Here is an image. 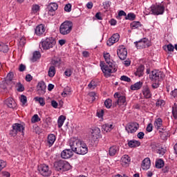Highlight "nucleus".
Returning <instances> with one entry per match:
<instances>
[{
  "mask_svg": "<svg viewBox=\"0 0 177 177\" xmlns=\"http://www.w3.org/2000/svg\"><path fill=\"white\" fill-rule=\"evenodd\" d=\"M69 145L72 151L75 153V154L84 156L88 153V145H86L85 142L80 139L75 138H71Z\"/></svg>",
  "mask_w": 177,
  "mask_h": 177,
  "instance_id": "nucleus-1",
  "label": "nucleus"
},
{
  "mask_svg": "<svg viewBox=\"0 0 177 177\" xmlns=\"http://www.w3.org/2000/svg\"><path fill=\"white\" fill-rule=\"evenodd\" d=\"M53 167L57 172H66V171H70L71 166L68 162L66 160H57L53 164Z\"/></svg>",
  "mask_w": 177,
  "mask_h": 177,
  "instance_id": "nucleus-2",
  "label": "nucleus"
},
{
  "mask_svg": "<svg viewBox=\"0 0 177 177\" xmlns=\"http://www.w3.org/2000/svg\"><path fill=\"white\" fill-rule=\"evenodd\" d=\"M100 67L101 70L106 77H110L111 73H115V71H117V67H115L114 64H108V65H106L104 62H101Z\"/></svg>",
  "mask_w": 177,
  "mask_h": 177,
  "instance_id": "nucleus-3",
  "label": "nucleus"
},
{
  "mask_svg": "<svg viewBox=\"0 0 177 177\" xmlns=\"http://www.w3.org/2000/svg\"><path fill=\"white\" fill-rule=\"evenodd\" d=\"M73 30V22L66 21L62 23L59 27V32L62 35H67Z\"/></svg>",
  "mask_w": 177,
  "mask_h": 177,
  "instance_id": "nucleus-4",
  "label": "nucleus"
},
{
  "mask_svg": "<svg viewBox=\"0 0 177 177\" xmlns=\"http://www.w3.org/2000/svg\"><path fill=\"white\" fill-rule=\"evenodd\" d=\"M41 44L44 50H49V49H51V48L56 45V40L53 37H47L41 40Z\"/></svg>",
  "mask_w": 177,
  "mask_h": 177,
  "instance_id": "nucleus-5",
  "label": "nucleus"
},
{
  "mask_svg": "<svg viewBox=\"0 0 177 177\" xmlns=\"http://www.w3.org/2000/svg\"><path fill=\"white\" fill-rule=\"evenodd\" d=\"M165 77L164 73L157 70L152 71L149 75V78L152 82H160L164 80Z\"/></svg>",
  "mask_w": 177,
  "mask_h": 177,
  "instance_id": "nucleus-6",
  "label": "nucleus"
},
{
  "mask_svg": "<svg viewBox=\"0 0 177 177\" xmlns=\"http://www.w3.org/2000/svg\"><path fill=\"white\" fill-rule=\"evenodd\" d=\"M38 171L41 176L49 177L52 175V170L49 165L46 164H41L38 166Z\"/></svg>",
  "mask_w": 177,
  "mask_h": 177,
  "instance_id": "nucleus-7",
  "label": "nucleus"
},
{
  "mask_svg": "<svg viewBox=\"0 0 177 177\" xmlns=\"http://www.w3.org/2000/svg\"><path fill=\"white\" fill-rule=\"evenodd\" d=\"M114 97L116 100L115 102L113 103V106H114L115 107H117V106H127V100L125 96L120 95V93H115L114 94Z\"/></svg>",
  "mask_w": 177,
  "mask_h": 177,
  "instance_id": "nucleus-8",
  "label": "nucleus"
},
{
  "mask_svg": "<svg viewBox=\"0 0 177 177\" xmlns=\"http://www.w3.org/2000/svg\"><path fill=\"white\" fill-rule=\"evenodd\" d=\"M134 44L138 49H143L150 46V41L147 38L141 39L140 41L134 42Z\"/></svg>",
  "mask_w": 177,
  "mask_h": 177,
  "instance_id": "nucleus-9",
  "label": "nucleus"
},
{
  "mask_svg": "<svg viewBox=\"0 0 177 177\" xmlns=\"http://www.w3.org/2000/svg\"><path fill=\"white\" fill-rule=\"evenodd\" d=\"M12 129L10 131V135L15 138L17 136L18 132H21L23 129V125L20 123H15L12 125Z\"/></svg>",
  "mask_w": 177,
  "mask_h": 177,
  "instance_id": "nucleus-10",
  "label": "nucleus"
},
{
  "mask_svg": "<svg viewBox=\"0 0 177 177\" xmlns=\"http://www.w3.org/2000/svg\"><path fill=\"white\" fill-rule=\"evenodd\" d=\"M151 10L153 15L158 16L160 15H163L165 10V7L161 5H156L151 7Z\"/></svg>",
  "mask_w": 177,
  "mask_h": 177,
  "instance_id": "nucleus-11",
  "label": "nucleus"
},
{
  "mask_svg": "<svg viewBox=\"0 0 177 177\" xmlns=\"http://www.w3.org/2000/svg\"><path fill=\"white\" fill-rule=\"evenodd\" d=\"M125 129L128 133H135L139 129V124L131 122L127 124Z\"/></svg>",
  "mask_w": 177,
  "mask_h": 177,
  "instance_id": "nucleus-12",
  "label": "nucleus"
},
{
  "mask_svg": "<svg viewBox=\"0 0 177 177\" xmlns=\"http://www.w3.org/2000/svg\"><path fill=\"white\" fill-rule=\"evenodd\" d=\"M117 55L120 60H125V59H127V56H128V50L125 47H124V46H122L118 49Z\"/></svg>",
  "mask_w": 177,
  "mask_h": 177,
  "instance_id": "nucleus-13",
  "label": "nucleus"
},
{
  "mask_svg": "<svg viewBox=\"0 0 177 177\" xmlns=\"http://www.w3.org/2000/svg\"><path fill=\"white\" fill-rule=\"evenodd\" d=\"M37 94L40 96L42 95H45L46 92V84H45V82H39L37 86Z\"/></svg>",
  "mask_w": 177,
  "mask_h": 177,
  "instance_id": "nucleus-14",
  "label": "nucleus"
},
{
  "mask_svg": "<svg viewBox=\"0 0 177 177\" xmlns=\"http://www.w3.org/2000/svg\"><path fill=\"white\" fill-rule=\"evenodd\" d=\"M120 41V35L118 33L113 34L111 38H109L106 42L108 46H112L115 42Z\"/></svg>",
  "mask_w": 177,
  "mask_h": 177,
  "instance_id": "nucleus-15",
  "label": "nucleus"
},
{
  "mask_svg": "<svg viewBox=\"0 0 177 177\" xmlns=\"http://www.w3.org/2000/svg\"><path fill=\"white\" fill-rule=\"evenodd\" d=\"M57 8H59V6L56 3H50L48 6V15L50 16H55V12L57 10Z\"/></svg>",
  "mask_w": 177,
  "mask_h": 177,
  "instance_id": "nucleus-16",
  "label": "nucleus"
},
{
  "mask_svg": "<svg viewBox=\"0 0 177 177\" xmlns=\"http://www.w3.org/2000/svg\"><path fill=\"white\" fill-rule=\"evenodd\" d=\"M73 156H74V151H73V149H65L61 153V157L64 160L71 158Z\"/></svg>",
  "mask_w": 177,
  "mask_h": 177,
  "instance_id": "nucleus-17",
  "label": "nucleus"
},
{
  "mask_svg": "<svg viewBox=\"0 0 177 177\" xmlns=\"http://www.w3.org/2000/svg\"><path fill=\"white\" fill-rule=\"evenodd\" d=\"M131 163V158L128 155H124L121 158V165L122 167H129V164Z\"/></svg>",
  "mask_w": 177,
  "mask_h": 177,
  "instance_id": "nucleus-18",
  "label": "nucleus"
},
{
  "mask_svg": "<svg viewBox=\"0 0 177 177\" xmlns=\"http://www.w3.org/2000/svg\"><path fill=\"white\" fill-rule=\"evenodd\" d=\"M142 95L145 99H150L151 97V91H150L149 86H144L142 87Z\"/></svg>",
  "mask_w": 177,
  "mask_h": 177,
  "instance_id": "nucleus-19",
  "label": "nucleus"
},
{
  "mask_svg": "<svg viewBox=\"0 0 177 177\" xmlns=\"http://www.w3.org/2000/svg\"><path fill=\"white\" fill-rule=\"evenodd\" d=\"M46 30V29L45 28V26L44 24H39L36 27L35 32L36 35L40 36L42 35Z\"/></svg>",
  "mask_w": 177,
  "mask_h": 177,
  "instance_id": "nucleus-20",
  "label": "nucleus"
},
{
  "mask_svg": "<svg viewBox=\"0 0 177 177\" xmlns=\"http://www.w3.org/2000/svg\"><path fill=\"white\" fill-rule=\"evenodd\" d=\"M91 136L93 140H97V139H99V138H100V129L98 127H95L92 130Z\"/></svg>",
  "mask_w": 177,
  "mask_h": 177,
  "instance_id": "nucleus-21",
  "label": "nucleus"
},
{
  "mask_svg": "<svg viewBox=\"0 0 177 177\" xmlns=\"http://www.w3.org/2000/svg\"><path fill=\"white\" fill-rule=\"evenodd\" d=\"M151 165V162L150 161L149 158H146L142 160V168L144 171H147V169H149Z\"/></svg>",
  "mask_w": 177,
  "mask_h": 177,
  "instance_id": "nucleus-22",
  "label": "nucleus"
},
{
  "mask_svg": "<svg viewBox=\"0 0 177 177\" xmlns=\"http://www.w3.org/2000/svg\"><path fill=\"white\" fill-rule=\"evenodd\" d=\"M154 127L156 129H162V131H165V129L162 128V119L160 118H156L154 121Z\"/></svg>",
  "mask_w": 177,
  "mask_h": 177,
  "instance_id": "nucleus-23",
  "label": "nucleus"
},
{
  "mask_svg": "<svg viewBox=\"0 0 177 177\" xmlns=\"http://www.w3.org/2000/svg\"><path fill=\"white\" fill-rule=\"evenodd\" d=\"M120 151V147L117 145H113L109 148V154L111 157H113V156H115L117 153Z\"/></svg>",
  "mask_w": 177,
  "mask_h": 177,
  "instance_id": "nucleus-24",
  "label": "nucleus"
},
{
  "mask_svg": "<svg viewBox=\"0 0 177 177\" xmlns=\"http://www.w3.org/2000/svg\"><path fill=\"white\" fill-rule=\"evenodd\" d=\"M56 142V136L55 134H49L47 138V143L49 147H52Z\"/></svg>",
  "mask_w": 177,
  "mask_h": 177,
  "instance_id": "nucleus-25",
  "label": "nucleus"
},
{
  "mask_svg": "<svg viewBox=\"0 0 177 177\" xmlns=\"http://www.w3.org/2000/svg\"><path fill=\"white\" fill-rule=\"evenodd\" d=\"M6 104L9 107L10 109H15L16 107V102H15V100L13 98H8L6 100Z\"/></svg>",
  "mask_w": 177,
  "mask_h": 177,
  "instance_id": "nucleus-26",
  "label": "nucleus"
},
{
  "mask_svg": "<svg viewBox=\"0 0 177 177\" xmlns=\"http://www.w3.org/2000/svg\"><path fill=\"white\" fill-rule=\"evenodd\" d=\"M143 74H145V66L140 65L137 68L135 75H136V77H142Z\"/></svg>",
  "mask_w": 177,
  "mask_h": 177,
  "instance_id": "nucleus-27",
  "label": "nucleus"
},
{
  "mask_svg": "<svg viewBox=\"0 0 177 177\" xmlns=\"http://www.w3.org/2000/svg\"><path fill=\"white\" fill-rule=\"evenodd\" d=\"M113 129V124H105L102 126V131L104 133H107Z\"/></svg>",
  "mask_w": 177,
  "mask_h": 177,
  "instance_id": "nucleus-28",
  "label": "nucleus"
},
{
  "mask_svg": "<svg viewBox=\"0 0 177 177\" xmlns=\"http://www.w3.org/2000/svg\"><path fill=\"white\" fill-rule=\"evenodd\" d=\"M142 86H143V82H138L135 83L134 84H132L130 88H131V91H139V89H140V88H142Z\"/></svg>",
  "mask_w": 177,
  "mask_h": 177,
  "instance_id": "nucleus-29",
  "label": "nucleus"
},
{
  "mask_svg": "<svg viewBox=\"0 0 177 177\" xmlns=\"http://www.w3.org/2000/svg\"><path fill=\"white\" fill-rule=\"evenodd\" d=\"M51 64L55 67H59L62 64V59L60 57H54L51 60Z\"/></svg>",
  "mask_w": 177,
  "mask_h": 177,
  "instance_id": "nucleus-30",
  "label": "nucleus"
},
{
  "mask_svg": "<svg viewBox=\"0 0 177 177\" xmlns=\"http://www.w3.org/2000/svg\"><path fill=\"white\" fill-rule=\"evenodd\" d=\"M103 56L106 64H113V59H111V57L110 55V53H104Z\"/></svg>",
  "mask_w": 177,
  "mask_h": 177,
  "instance_id": "nucleus-31",
  "label": "nucleus"
},
{
  "mask_svg": "<svg viewBox=\"0 0 177 177\" xmlns=\"http://www.w3.org/2000/svg\"><path fill=\"white\" fill-rule=\"evenodd\" d=\"M130 27L131 30H136L139 28V27H142V24L140 23V21H134L132 23H131Z\"/></svg>",
  "mask_w": 177,
  "mask_h": 177,
  "instance_id": "nucleus-32",
  "label": "nucleus"
},
{
  "mask_svg": "<svg viewBox=\"0 0 177 177\" xmlns=\"http://www.w3.org/2000/svg\"><path fill=\"white\" fill-rule=\"evenodd\" d=\"M140 142L138 140H130L128 142L129 147H139Z\"/></svg>",
  "mask_w": 177,
  "mask_h": 177,
  "instance_id": "nucleus-33",
  "label": "nucleus"
},
{
  "mask_svg": "<svg viewBox=\"0 0 177 177\" xmlns=\"http://www.w3.org/2000/svg\"><path fill=\"white\" fill-rule=\"evenodd\" d=\"M64 121H66V116L60 115L57 120L58 128H62V127H63V124H64Z\"/></svg>",
  "mask_w": 177,
  "mask_h": 177,
  "instance_id": "nucleus-34",
  "label": "nucleus"
},
{
  "mask_svg": "<svg viewBox=\"0 0 177 177\" xmlns=\"http://www.w3.org/2000/svg\"><path fill=\"white\" fill-rule=\"evenodd\" d=\"M40 7L38 4H34L32 6V14L37 15V13H39Z\"/></svg>",
  "mask_w": 177,
  "mask_h": 177,
  "instance_id": "nucleus-35",
  "label": "nucleus"
},
{
  "mask_svg": "<svg viewBox=\"0 0 177 177\" xmlns=\"http://www.w3.org/2000/svg\"><path fill=\"white\" fill-rule=\"evenodd\" d=\"M0 50L1 52H3V53H8L9 50V46L8 45H6L3 43L0 44Z\"/></svg>",
  "mask_w": 177,
  "mask_h": 177,
  "instance_id": "nucleus-36",
  "label": "nucleus"
},
{
  "mask_svg": "<svg viewBox=\"0 0 177 177\" xmlns=\"http://www.w3.org/2000/svg\"><path fill=\"white\" fill-rule=\"evenodd\" d=\"M55 74H56V68L55 66H51L48 69V76L52 78L55 77Z\"/></svg>",
  "mask_w": 177,
  "mask_h": 177,
  "instance_id": "nucleus-37",
  "label": "nucleus"
},
{
  "mask_svg": "<svg viewBox=\"0 0 177 177\" xmlns=\"http://www.w3.org/2000/svg\"><path fill=\"white\" fill-rule=\"evenodd\" d=\"M41 57V53L39 51H35L33 53V56L32 58V62H37L38 59H40Z\"/></svg>",
  "mask_w": 177,
  "mask_h": 177,
  "instance_id": "nucleus-38",
  "label": "nucleus"
},
{
  "mask_svg": "<svg viewBox=\"0 0 177 177\" xmlns=\"http://www.w3.org/2000/svg\"><path fill=\"white\" fill-rule=\"evenodd\" d=\"M135 19H136V15L132 12L129 13L125 17V20L133 21V20H135Z\"/></svg>",
  "mask_w": 177,
  "mask_h": 177,
  "instance_id": "nucleus-39",
  "label": "nucleus"
},
{
  "mask_svg": "<svg viewBox=\"0 0 177 177\" xmlns=\"http://www.w3.org/2000/svg\"><path fill=\"white\" fill-rule=\"evenodd\" d=\"M34 100H35V102H38L39 103L40 106H45V100H44L43 97H35L34 98Z\"/></svg>",
  "mask_w": 177,
  "mask_h": 177,
  "instance_id": "nucleus-40",
  "label": "nucleus"
},
{
  "mask_svg": "<svg viewBox=\"0 0 177 177\" xmlns=\"http://www.w3.org/2000/svg\"><path fill=\"white\" fill-rule=\"evenodd\" d=\"M172 115L174 120H177V105L176 103L172 106Z\"/></svg>",
  "mask_w": 177,
  "mask_h": 177,
  "instance_id": "nucleus-41",
  "label": "nucleus"
},
{
  "mask_svg": "<svg viewBox=\"0 0 177 177\" xmlns=\"http://www.w3.org/2000/svg\"><path fill=\"white\" fill-rule=\"evenodd\" d=\"M15 74L13 72H10L7 75L6 84H9V82H12L13 81V77Z\"/></svg>",
  "mask_w": 177,
  "mask_h": 177,
  "instance_id": "nucleus-42",
  "label": "nucleus"
},
{
  "mask_svg": "<svg viewBox=\"0 0 177 177\" xmlns=\"http://www.w3.org/2000/svg\"><path fill=\"white\" fill-rule=\"evenodd\" d=\"M156 167L158 169L162 168V167H164V160H162V159L156 160Z\"/></svg>",
  "mask_w": 177,
  "mask_h": 177,
  "instance_id": "nucleus-43",
  "label": "nucleus"
},
{
  "mask_svg": "<svg viewBox=\"0 0 177 177\" xmlns=\"http://www.w3.org/2000/svg\"><path fill=\"white\" fill-rule=\"evenodd\" d=\"M39 121H41V118H39V116H38L37 114H35L32 117L31 122L32 124H35V122H39Z\"/></svg>",
  "mask_w": 177,
  "mask_h": 177,
  "instance_id": "nucleus-44",
  "label": "nucleus"
},
{
  "mask_svg": "<svg viewBox=\"0 0 177 177\" xmlns=\"http://www.w3.org/2000/svg\"><path fill=\"white\" fill-rule=\"evenodd\" d=\"M105 106L106 109H110L113 106V100L111 99H107L104 102Z\"/></svg>",
  "mask_w": 177,
  "mask_h": 177,
  "instance_id": "nucleus-45",
  "label": "nucleus"
},
{
  "mask_svg": "<svg viewBox=\"0 0 177 177\" xmlns=\"http://www.w3.org/2000/svg\"><path fill=\"white\" fill-rule=\"evenodd\" d=\"M71 92V90L70 89V87H66L64 88V91H63V93H62V95L64 97H66V96H67V95H70V93Z\"/></svg>",
  "mask_w": 177,
  "mask_h": 177,
  "instance_id": "nucleus-46",
  "label": "nucleus"
},
{
  "mask_svg": "<svg viewBox=\"0 0 177 177\" xmlns=\"http://www.w3.org/2000/svg\"><path fill=\"white\" fill-rule=\"evenodd\" d=\"M167 150L161 147H160L158 149H157L156 153L159 154L160 156H164L165 154V152Z\"/></svg>",
  "mask_w": 177,
  "mask_h": 177,
  "instance_id": "nucleus-47",
  "label": "nucleus"
},
{
  "mask_svg": "<svg viewBox=\"0 0 177 177\" xmlns=\"http://www.w3.org/2000/svg\"><path fill=\"white\" fill-rule=\"evenodd\" d=\"M15 88L18 92H23V84H21V82H18L16 84Z\"/></svg>",
  "mask_w": 177,
  "mask_h": 177,
  "instance_id": "nucleus-48",
  "label": "nucleus"
},
{
  "mask_svg": "<svg viewBox=\"0 0 177 177\" xmlns=\"http://www.w3.org/2000/svg\"><path fill=\"white\" fill-rule=\"evenodd\" d=\"M157 107H162L165 104V102L163 100H159L156 103Z\"/></svg>",
  "mask_w": 177,
  "mask_h": 177,
  "instance_id": "nucleus-49",
  "label": "nucleus"
},
{
  "mask_svg": "<svg viewBox=\"0 0 177 177\" xmlns=\"http://www.w3.org/2000/svg\"><path fill=\"white\" fill-rule=\"evenodd\" d=\"M160 148V144L153 142L151 144V149L155 151H157V149Z\"/></svg>",
  "mask_w": 177,
  "mask_h": 177,
  "instance_id": "nucleus-50",
  "label": "nucleus"
},
{
  "mask_svg": "<svg viewBox=\"0 0 177 177\" xmlns=\"http://www.w3.org/2000/svg\"><path fill=\"white\" fill-rule=\"evenodd\" d=\"M5 167H6V162H5L4 160H0V172Z\"/></svg>",
  "mask_w": 177,
  "mask_h": 177,
  "instance_id": "nucleus-51",
  "label": "nucleus"
},
{
  "mask_svg": "<svg viewBox=\"0 0 177 177\" xmlns=\"http://www.w3.org/2000/svg\"><path fill=\"white\" fill-rule=\"evenodd\" d=\"M120 80L124 81L125 82H131V78H129V77L125 76V75L121 76Z\"/></svg>",
  "mask_w": 177,
  "mask_h": 177,
  "instance_id": "nucleus-52",
  "label": "nucleus"
},
{
  "mask_svg": "<svg viewBox=\"0 0 177 177\" xmlns=\"http://www.w3.org/2000/svg\"><path fill=\"white\" fill-rule=\"evenodd\" d=\"M88 87L89 89H95V88H96V83L93 81H91L88 85Z\"/></svg>",
  "mask_w": 177,
  "mask_h": 177,
  "instance_id": "nucleus-53",
  "label": "nucleus"
},
{
  "mask_svg": "<svg viewBox=\"0 0 177 177\" xmlns=\"http://www.w3.org/2000/svg\"><path fill=\"white\" fill-rule=\"evenodd\" d=\"M64 74L66 77H71V74H73V70L68 68L65 71Z\"/></svg>",
  "mask_w": 177,
  "mask_h": 177,
  "instance_id": "nucleus-54",
  "label": "nucleus"
},
{
  "mask_svg": "<svg viewBox=\"0 0 177 177\" xmlns=\"http://www.w3.org/2000/svg\"><path fill=\"white\" fill-rule=\"evenodd\" d=\"M64 10L65 12H71V3L66 4L64 7Z\"/></svg>",
  "mask_w": 177,
  "mask_h": 177,
  "instance_id": "nucleus-55",
  "label": "nucleus"
},
{
  "mask_svg": "<svg viewBox=\"0 0 177 177\" xmlns=\"http://www.w3.org/2000/svg\"><path fill=\"white\" fill-rule=\"evenodd\" d=\"M33 132L39 135V133H41V129L38 126L35 127H33Z\"/></svg>",
  "mask_w": 177,
  "mask_h": 177,
  "instance_id": "nucleus-56",
  "label": "nucleus"
},
{
  "mask_svg": "<svg viewBox=\"0 0 177 177\" xmlns=\"http://www.w3.org/2000/svg\"><path fill=\"white\" fill-rule=\"evenodd\" d=\"M25 80L27 82H31L32 81V76L30 74H28L26 75Z\"/></svg>",
  "mask_w": 177,
  "mask_h": 177,
  "instance_id": "nucleus-57",
  "label": "nucleus"
},
{
  "mask_svg": "<svg viewBox=\"0 0 177 177\" xmlns=\"http://www.w3.org/2000/svg\"><path fill=\"white\" fill-rule=\"evenodd\" d=\"M151 86L153 89H157L160 86V82H153Z\"/></svg>",
  "mask_w": 177,
  "mask_h": 177,
  "instance_id": "nucleus-58",
  "label": "nucleus"
},
{
  "mask_svg": "<svg viewBox=\"0 0 177 177\" xmlns=\"http://www.w3.org/2000/svg\"><path fill=\"white\" fill-rule=\"evenodd\" d=\"M167 50H169V52H174V49H175V48L172 44H168L167 46Z\"/></svg>",
  "mask_w": 177,
  "mask_h": 177,
  "instance_id": "nucleus-59",
  "label": "nucleus"
},
{
  "mask_svg": "<svg viewBox=\"0 0 177 177\" xmlns=\"http://www.w3.org/2000/svg\"><path fill=\"white\" fill-rule=\"evenodd\" d=\"M147 132H151L153 131V124L151 123H149L147 127Z\"/></svg>",
  "mask_w": 177,
  "mask_h": 177,
  "instance_id": "nucleus-60",
  "label": "nucleus"
},
{
  "mask_svg": "<svg viewBox=\"0 0 177 177\" xmlns=\"http://www.w3.org/2000/svg\"><path fill=\"white\" fill-rule=\"evenodd\" d=\"M51 106H53L54 109H57V106H59V104L57 103V102L53 100L51 101Z\"/></svg>",
  "mask_w": 177,
  "mask_h": 177,
  "instance_id": "nucleus-61",
  "label": "nucleus"
},
{
  "mask_svg": "<svg viewBox=\"0 0 177 177\" xmlns=\"http://www.w3.org/2000/svg\"><path fill=\"white\" fill-rule=\"evenodd\" d=\"M118 16L119 17H121V16H125V17H127V12H125L124 10H120L118 12Z\"/></svg>",
  "mask_w": 177,
  "mask_h": 177,
  "instance_id": "nucleus-62",
  "label": "nucleus"
},
{
  "mask_svg": "<svg viewBox=\"0 0 177 177\" xmlns=\"http://www.w3.org/2000/svg\"><path fill=\"white\" fill-rule=\"evenodd\" d=\"M138 139H143L145 138V133L143 132H139L137 135Z\"/></svg>",
  "mask_w": 177,
  "mask_h": 177,
  "instance_id": "nucleus-63",
  "label": "nucleus"
},
{
  "mask_svg": "<svg viewBox=\"0 0 177 177\" xmlns=\"http://www.w3.org/2000/svg\"><path fill=\"white\" fill-rule=\"evenodd\" d=\"M171 96H174V97H176L177 96V89H174L171 92Z\"/></svg>",
  "mask_w": 177,
  "mask_h": 177,
  "instance_id": "nucleus-64",
  "label": "nucleus"
}]
</instances>
